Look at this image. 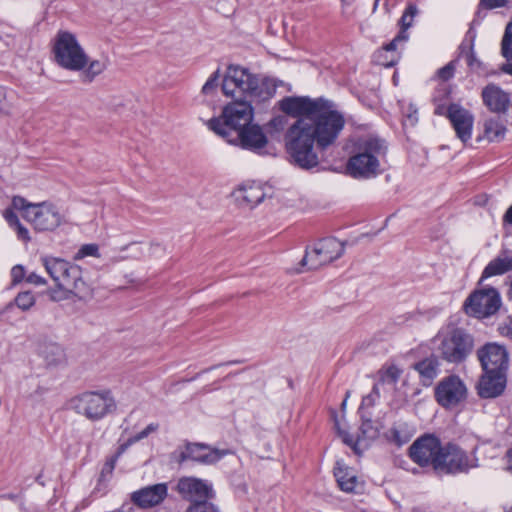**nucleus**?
<instances>
[{
	"label": "nucleus",
	"mask_w": 512,
	"mask_h": 512,
	"mask_svg": "<svg viewBox=\"0 0 512 512\" xmlns=\"http://www.w3.org/2000/svg\"><path fill=\"white\" fill-rule=\"evenodd\" d=\"M3 216L11 228L15 224H18V222H19L18 216L14 213V211L12 209H6L3 213Z\"/></svg>",
	"instance_id": "obj_48"
},
{
	"label": "nucleus",
	"mask_w": 512,
	"mask_h": 512,
	"mask_svg": "<svg viewBox=\"0 0 512 512\" xmlns=\"http://www.w3.org/2000/svg\"><path fill=\"white\" fill-rule=\"evenodd\" d=\"M484 104L492 112L504 113L510 106V95L495 84H489L482 90Z\"/></svg>",
	"instance_id": "obj_25"
},
{
	"label": "nucleus",
	"mask_w": 512,
	"mask_h": 512,
	"mask_svg": "<svg viewBox=\"0 0 512 512\" xmlns=\"http://www.w3.org/2000/svg\"><path fill=\"white\" fill-rule=\"evenodd\" d=\"M447 118L449 119L457 138L463 143H467L472 137L474 116L467 109L458 104H451L447 109Z\"/></svg>",
	"instance_id": "obj_19"
},
{
	"label": "nucleus",
	"mask_w": 512,
	"mask_h": 512,
	"mask_svg": "<svg viewBox=\"0 0 512 512\" xmlns=\"http://www.w3.org/2000/svg\"><path fill=\"white\" fill-rule=\"evenodd\" d=\"M343 442L351 447L356 451L357 445L361 442V438L358 437L357 441L354 442L353 438L348 435L347 433H342Z\"/></svg>",
	"instance_id": "obj_51"
},
{
	"label": "nucleus",
	"mask_w": 512,
	"mask_h": 512,
	"mask_svg": "<svg viewBox=\"0 0 512 512\" xmlns=\"http://www.w3.org/2000/svg\"><path fill=\"white\" fill-rule=\"evenodd\" d=\"M186 512H220L219 509L212 503L207 501L196 502L190 505Z\"/></svg>",
	"instance_id": "obj_38"
},
{
	"label": "nucleus",
	"mask_w": 512,
	"mask_h": 512,
	"mask_svg": "<svg viewBox=\"0 0 512 512\" xmlns=\"http://www.w3.org/2000/svg\"><path fill=\"white\" fill-rule=\"evenodd\" d=\"M157 429H158V425L154 424V423H151L145 429H143L142 431H140L139 433H137L133 437L129 438L125 443H122L119 446L118 451H117L115 457L112 458L110 461H108L105 464L104 470L108 471V472H112V470L115 467L116 459L122 453H124L132 444H134V443H136V442L146 438L149 434H151L152 432H155Z\"/></svg>",
	"instance_id": "obj_31"
},
{
	"label": "nucleus",
	"mask_w": 512,
	"mask_h": 512,
	"mask_svg": "<svg viewBox=\"0 0 512 512\" xmlns=\"http://www.w3.org/2000/svg\"><path fill=\"white\" fill-rule=\"evenodd\" d=\"M12 105L8 100L7 92L4 87L0 86V112L10 114Z\"/></svg>",
	"instance_id": "obj_42"
},
{
	"label": "nucleus",
	"mask_w": 512,
	"mask_h": 512,
	"mask_svg": "<svg viewBox=\"0 0 512 512\" xmlns=\"http://www.w3.org/2000/svg\"><path fill=\"white\" fill-rule=\"evenodd\" d=\"M474 464L469 457L459 447L448 444L441 446L435 470L440 473H459L466 472Z\"/></svg>",
	"instance_id": "obj_15"
},
{
	"label": "nucleus",
	"mask_w": 512,
	"mask_h": 512,
	"mask_svg": "<svg viewBox=\"0 0 512 512\" xmlns=\"http://www.w3.org/2000/svg\"><path fill=\"white\" fill-rule=\"evenodd\" d=\"M505 373H484L477 386L478 394L482 398H495L505 389Z\"/></svg>",
	"instance_id": "obj_26"
},
{
	"label": "nucleus",
	"mask_w": 512,
	"mask_h": 512,
	"mask_svg": "<svg viewBox=\"0 0 512 512\" xmlns=\"http://www.w3.org/2000/svg\"><path fill=\"white\" fill-rule=\"evenodd\" d=\"M437 351L440 357L452 364L467 359L474 347L473 337L460 328H451L438 334Z\"/></svg>",
	"instance_id": "obj_8"
},
{
	"label": "nucleus",
	"mask_w": 512,
	"mask_h": 512,
	"mask_svg": "<svg viewBox=\"0 0 512 512\" xmlns=\"http://www.w3.org/2000/svg\"><path fill=\"white\" fill-rule=\"evenodd\" d=\"M229 450L210 448L203 444H188L181 454L182 460L191 459L197 462L212 464L227 455Z\"/></svg>",
	"instance_id": "obj_23"
},
{
	"label": "nucleus",
	"mask_w": 512,
	"mask_h": 512,
	"mask_svg": "<svg viewBox=\"0 0 512 512\" xmlns=\"http://www.w3.org/2000/svg\"><path fill=\"white\" fill-rule=\"evenodd\" d=\"M108 65L109 60L107 57H101L99 59L93 60L88 59L87 65L82 70L85 80L89 82L93 81L97 76L102 74L107 69Z\"/></svg>",
	"instance_id": "obj_32"
},
{
	"label": "nucleus",
	"mask_w": 512,
	"mask_h": 512,
	"mask_svg": "<svg viewBox=\"0 0 512 512\" xmlns=\"http://www.w3.org/2000/svg\"><path fill=\"white\" fill-rule=\"evenodd\" d=\"M252 103L250 101L235 100L224 107L221 118L209 120L208 127L226 140L229 139L240 129L252 124Z\"/></svg>",
	"instance_id": "obj_5"
},
{
	"label": "nucleus",
	"mask_w": 512,
	"mask_h": 512,
	"mask_svg": "<svg viewBox=\"0 0 512 512\" xmlns=\"http://www.w3.org/2000/svg\"><path fill=\"white\" fill-rule=\"evenodd\" d=\"M26 282L35 286H44L47 284V280L35 272L27 275Z\"/></svg>",
	"instance_id": "obj_46"
},
{
	"label": "nucleus",
	"mask_w": 512,
	"mask_h": 512,
	"mask_svg": "<svg viewBox=\"0 0 512 512\" xmlns=\"http://www.w3.org/2000/svg\"><path fill=\"white\" fill-rule=\"evenodd\" d=\"M53 59L61 68L78 72L88 63V55L81 46L75 34L60 30L57 32L52 45Z\"/></svg>",
	"instance_id": "obj_6"
},
{
	"label": "nucleus",
	"mask_w": 512,
	"mask_h": 512,
	"mask_svg": "<svg viewBox=\"0 0 512 512\" xmlns=\"http://www.w3.org/2000/svg\"><path fill=\"white\" fill-rule=\"evenodd\" d=\"M504 222L512 224V205L509 207V209L504 214Z\"/></svg>",
	"instance_id": "obj_54"
},
{
	"label": "nucleus",
	"mask_w": 512,
	"mask_h": 512,
	"mask_svg": "<svg viewBox=\"0 0 512 512\" xmlns=\"http://www.w3.org/2000/svg\"><path fill=\"white\" fill-rule=\"evenodd\" d=\"M69 407L90 421H99L116 409V401L109 390L88 391L69 401Z\"/></svg>",
	"instance_id": "obj_7"
},
{
	"label": "nucleus",
	"mask_w": 512,
	"mask_h": 512,
	"mask_svg": "<svg viewBox=\"0 0 512 512\" xmlns=\"http://www.w3.org/2000/svg\"><path fill=\"white\" fill-rule=\"evenodd\" d=\"M508 295H509V298L512 300V278L510 280V287H509Z\"/></svg>",
	"instance_id": "obj_56"
},
{
	"label": "nucleus",
	"mask_w": 512,
	"mask_h": 512,
	"mask_svg": "<svg viewBox=\"0 0 512 512\" xmlns=\"http://www.w3.org/2000/svg\"><path fill=\"white\" fill-rule=\"evenodd\" d=\"M232 196L240 207L252 209L264 200L265 192L260 184L247 182L237 187Z\"/></svg>",
	"instance_id": "obj_22"
},
{
	"label": "nucleus",
	"mask_w": 512,
	"mask_h": 512,
	"mask_svg": "<svg viewBox=\"0 0 512 512\" xmlns=\"http://www.w3.org/2000/svg\"><path fill=\"white\" fill-rule=\"evenodd\" d=\"M379 0H375L373 10L375 11L378 6Z\"/></svg>",
	"instance_id": "obj_58"
},
{
	"label": "nucleus",
	"mask_w": 512,
	"mask_h": 512,
	"mask_svg": "<svg viewBox=\"0 0 512 512\" xmlns=\"http://www.w3.org/2000/svg\"><path fill=\"white\" fill-rule=\"evenodd\" d=\"M455 66L453 62L448 63L446 66L438 70L437 75L440 79L446 81L453 77Z\"/></svg>",
	"instance_id": "obj_45"
},
{
	"label": "nucleus",
	"mask_w": 512,
	"mask_h": 512,
	"mask_svg": "<svg viewBox=\"0 0 512 512\" xmlns=\"http://www.w3.org/2000/svg\"><path fill=\"white\" fill-rule=\"evenodd\" d=\"M501 306V297L494 288L473 292L465 301L464 308L468 315L486 318L495 314Z\"/></svg>",
	"instance_id": "obj_13"
},
{
	"label": "nucleus",
	"mask_w": 512,
	"mask_h": 512,
	"mask_svg": "<svg viewBox=\"0 0 512 512\" xmlns=\"http://www.w3.org/2000/svg\"><path fill=\"white\" fill-rule=\"evenodd\" d=\"M439 361L436 357L430 356L414 364V369L419 373L421 383L424 386L432 384L439 374Z\"/></svg>",
	"instance_id": "obj_28"
},
{
	"label": "nucleus",
	"mask_w": 512,
	"mask_h": 512,
	"mask_svg": "<svg viewBox=\"0 0 512 512\" xmlns=\"http://www.w3.org/2000/svg\"><path fill=\"white\" fill-rule=\"evenodd\" d=\"M227 141L257 154H262L268 145V137L258 124H251L240 129L235 136L230 137Z\"/></svg>",
	"instance_id": "obj_16"
},
{
	"label": "nucleus",
	"mask_w": 512,
	"mask_h": 512,
	"mask_svg": "<svg viewBox=\"0 0 512 512\" xmlns=\"http://www.w3.org/2000/svg\"><path fill=\"white\" fill-rule=\"evenodd\" d=\"M507 512H512V507Z\"/></svg>",
	"instance_id": "obj_60"
},
{
	"label": "nucleus",
	"mask_w": 512,
	"mask_h": 512,
	"mask_svg": "<svg viewBox=\"0 0 512 512\" xmlns=\"http://www.w3.org/2000/svg\"><path fill=\"white\" fill-rule=\"evenodd\" d=\"M36 303L34 294L30 291L20 292L14 299V302L9 303L6 308L9 309L12 305H16L22 311L30 310Z\"/></svg>",
	"instance_id": "obj_33"
},
{
	"label": "nucleus",
	"mask_w": 512,
	"mask_h": 512,
	"mask_svg": "<svg viewBox=\"0 0 512 512\" xmlns=\"http://www.w3.org/2000/svg\"><path fill=\"white\" fill-rule=\"evenodd\" d=\"M402 374L401 369L395 365H390L382 372L381 379L384 382L396 383Z\"/></svg>",
	"instance_id": "obj_37"
},
{
	"label": "nucleus",
	"mask_w": 512,
	"mask_h": 512,
	"mask_svg": "<svg viewBox=\"0 0 512 512\" xmlns=\"http://www.w3.org/2000/svg\"><path fill=\"white\" fill-rule=\"evenodd\" d=\"M344 118L337 111L331 110L321 101L313 114V132L317 146L325 149L331 145L344 127Z\"/></svg>",
	"instance_id": "obj_9"
},
{
	"label": "nucleus",
	"mask_w": 512,
	"mask_h": 512,
	"mask_svg": "<svg viewBox=\"0 0 512 512\" xmlns=\"http://www.w3.org/2000/svg\"><path fill=\"white\" fill-rule=\"evenodd\" d=\"M176 490L184 499L195 501V503L203 502L214 496L212 486L195 477L180 478Z\"/></svg>",
	"instance_id": "obj_20"
},
{
	"label": "nucleus",
	"mask_w": 512,
	"mask_h": 512,
	"mask_svg": "<svg viewBox=\"0 0 512 512\" xmlns=\"http://www.w3.org/2000/svg\"><path fill=\"white\" fill-rule=\"evenodd\" d=\"M35 203H29L26 201V199H24L23 197H20V196H15L13 199H12V206L14 209H17V210H21L22 211V217L25 219V214H26V211H27V208L29 206H32L34 205Z\"/></svg>",
	"instance_id": "obj_43"
},
{
	"label": "nucleus",
	"mask_w": 512,
	"mask_h": 512,
	"mask_svg": "<svg viewBox=\"0 0 512 512\" xmlns=\"http://www.w3.org/2000/svg\"><path fill=\"white\" fill-rule=\"evenodd\" d=\"M507 470L512 473V445L506 451Z\"/></svg>",
	"instance_id": "obj_53"
},
{
	"label": "nucleus",
	"mask_w": 512,
	"mask_h": 512,
	"mask_svg": "<svg viewBox=\"0 0 512 512\" xmlns=\"http://www.w3.org/2000/svg\"><path fill=\"white\" fill-rule=\"evenodd\" d=\"M361 436H359L362 440L365 439H373L377 436V430L373 427L372 422L370 420L364 421L361 425Z\"/></svg>",
	"instance_id": "obj_40"
},
{
	"label": "nucleus",
	"mask_w": 512,
	"mask_h": 512,
	"mask_svg": "<svg viewBox=\"0 0 512 512\" xmlns=\"http://www.w3.org/2000/svg\"><path fill=\"white\" fill-rule=\"evenodd\" d=\"M441 443L438 438L427 435L416 440L409 449L411 459L419 466L432 465L435 469Z\"/></svg>",
	"instance_id": "obj_18"
},
{
	"label": "nucleus",
	"mask_w": 512,
	"mask_h": 512,
	"mask_svg": "<svg viewBox=\"0 0 512 512\" xmlns=\"http://www.w3.org/2000/svg\"><path fill=\"white\" fill-rule=\"evenodd\" d=\"M334 476L340 487L344 492H355L358 488L362 487L356 471L346 466L342 461H337L334 468Z\"/></svg>",
	"instance_id": "obj_27"
},
{
	"label": "nucleus",
	"mask_w": 512,
	"mask_h": 512,
	"mask_svg": "<svg viewBox=\"0 0 512 512\" xmlns=\"http://www.w3.org/2000/svg\"><path fill=\"white\" fill-rule=\"evenodd\" d=\"M165 483L144 487L132 494V501L141 508H149L160 504L167 496Z\"/></svg>",
	"instance_id": "obj_24"
},
{
	"label": "nucleus",
	"mask_w": 512,
	"mask_h": 512,
	"mask_svg": "<svg viewBox=\"0 0 512 512\" xmlns=\"http://www.w3.org/2000/svg\"><path fill=\"white\" fill-rule=\"evenodd\" d=\"M342 2H345L346 0H341Z\"/></svg>",
	"instance_id": "obj_61"
},
{
	"label": "nucleus",
	"mask_w": 512,
	"mask_h": 512,
	"mask_svg": "<svg viewBox=\"0 0 512 512\" xmlns=\"http://www.w3.org/2000/svg\"><path fill=\"white\" fill-rule=\"evenodd\" d=\"M384 143L373 137L362 139L358 143L357 153L350 157L348 173L354 178H371L380 172L379 157L385 154Z\"/></svg>",
	"instance_id": "obj_4"
},
{
	"label": "nucleus",
	"mask_w": 512,
	"mask_h": 512,
	"mask_svg": "<svg viewBox=\"0 0 512 512\" xmlns=\"http://www.w3.org/2000/svg\"><path fill=\"white\" fill-rule=\"evenodd\" d=\"M379 397H380L379 388L377 385H374L371 393H369L368 395L363 397L360 408L362 409L364 407L373 406L375 404V402L379 399Z\"/></svg>",
	"instance_id": "obj_41"
},
{
	"label": "nucleus",
	"mask_w": 512,
	"mask_h": 512,
	"mask_svg": "<svg viewBox=\"0 0 512 512\" xmlns=\"http://www.w3.org/2000/svg\"><path fill=\"white\" fill-rule=\"evenodd\" d=\"M501 70L504 73L512 76V58L511 59H506V63H504L502 65Z\"/></svg>",
	"instance_id": "obj_52"
},
{
	"label": "nucleus",
	"mask_w": 512,
	"mask_h": 512,
	"mask_svg": "<svg viewBox=\"0 0 512 512\" xmlns=\"http://www.w3.org/2000/svg\"><path fill=\"white\" fill-rule=\"evenodd\" d=\"M25 274L26 272L22 265H15L11 269L12 284L16 285L20 283L25 278Z\"/></svg>",
	"instance_id": "obj_44"
},
{
	"label": "nucleus",
	"mask_w": 512,
	"mask_h": 512,
	"mask_svg": "<svg viewBox=\"0 0 512 512\" xmlns=\"http://www.w3.org/2000/svg\"><path fill=\"white\" fill-rule=\"evenodd\" d=\"M321 100H311L307 97H286L279 102L280 109L292 116L311 117L317 111Z\"/></svg>",
	"instance_id": "obj_21"
},
{
	"label": "nucleus",
	"mask_w": 512,
	"mask_h": 512,
	"mask_svg": "<svg viewBox=\"0 0 512 512\" xmlns=\"http://www.w3.org/2000/svg\"><path fill=\"white\" fill-rule=\"evenodd\" d=\"M343 252V242L333 237L325 238L317 242L312 249L306 251L301 265L308 266V269H318L341 257Z\"/></svg>",
	"instance_id": "obj_12"
},
{
	"label": "nucleus",
	"mask_w": 512,
	"mask_h": 512,
	"mask_svg": "<svg viewBox=\"0 0 512 512\" xmlns=\"http://www.w3.org/2000/svg\"><path fill=\"white\" fill-rule=\"evenodd\" d=\"M99 257V247L97 244L90 243L82 245L76 254L74 255V260H81L85 257Z\"/></svg>",
	"instance_id": "obj_36"
},
{
	"label": "nucleus",
	"mask_w": 512,
	"mask_h": 512,
	"mask_svg": "<svg viewBox=\"0 0 512 512\" xmlns=\"http://www.w3.org/2000/svg\"><path fill=\"white\" fill-rule=\"evenodd\" d=\"M416 13L417 8L414 5H409L406 8L399 21L401 26L400 32L378 52V59L383 66L390 67L398 62L400 58V54L397 52L398 47L408 40L407 29L412 26Z\"/></svg>",
	"instance_id": "obj_14"
},
{
	"label": "nucleus",
	"mask_w": 512,
	"mask_h": 512,
	"mask_svg": "<svg viewBox=\"0 0 512 512\" xmlns=\"http://www.w3.org/2000/svg\"><path fill=\"white\" fill-rule=\"evenodd\" d=\"M12 228L16 231L17 236H18L19 239H21L23 241H29L30 240L28 229L26 227H24L20 223V221L18 222V224H15Z\"/></svg>",
	"instance_id": "obj_47"
},
{
	"label": "nucleus",
	"mask_w": 512,
	"mask_h": 512,
	"mask_svg": "<svg viewBox=\"0 0 512 512\" xmlns=\"http://www.w3.org/2000/svg\"><path fill=\"white\" fill-rule=\"evenodd\" d=\"M40 261L56 286L55 289L50 290L52 300L60 301L69 299L71 296L82 297L89 293V287L83 279L80 266L52 256H43Z\"/></svg>",
	"instance_id": "obj_2"
},
{
	"label": "nucleus",
	"mask_w": 512,
	"mask_h": 512,
	"mask_svg": "<svg viewBox=\"0 0 512 512\" xmlns=\"http://www.w3.org/2000/svg\"><path fill=\"white\" fill-rule=\"evenodd\" d=\"M501 53L506 59L512 58V21L506 25L501 43Z\"/></svg>",
	"instance_id": "obj_34"
},
{
	"label": "nucleus",
	"mask_w": 512,
	"mask_h": 512,
	"mask_svg": "<svg viewBox=\"0 0 512 512\" xmlns=\"http://www.w3.org/2000/svg\"><path fill=\"white\" fill-rule=\"evenodd\" d=\"M483 137L490 142H500L506 134V126L499 117L487 118L483 123Z\"/></svg>",
	"instance_id": "obj_30"
},
{
	"label": "nucleus",
	"mask_w": 512,
	"mask_h": 512,
	"mask_svg": "<svg viewBox=\"0 0 512 512\" xmlns=\"http://www.w3.org/2000/svg\"><path fill=\"white\" fill-rule=\"evenodd\" d=\"M277 123L281 124L282 123V120L281 119H278V118H275L271 121V124L273 125H276Z\"/></svg>",
	"instance_id": "obj_57"
},
{
	"label": "nucleus",
	"mask_w": 512,
	"mask_h": 512,
	"mask_svg": "<svg viewBox=\"0 0 512 512\" xmlns=\"http://www.w3.org/2000/svg\"><path fill=\"white\" fill-rule=\"evenodd\" d=\"M509 271H512V256L502 253L488 263L482 273V279L502 275Z\"/></svg>",
	"instance_id": "obj_29"
},
{
	"label": "nucleus",
	"mask_w": 512,
	"mask_h": 512,
	"mask_svg": "<svg viewBox=\"0 0 512 512\" xmlns=\"http://www.w3.org/2000/svg\"><path fill=\"white\" fill-rule=\"evenodd\" d=\"M219 71H215L202 87V92L206 95L212 94L219 84Z\"/></svg>",
	"instance_id": "obj_39"
},
{
	"label": "nucleus",
	"mask_w": 512,
	"mask_h": 512,
	"mask_svg": "<svg viewBox=\"0 0 512 512\" xmlns=\"http://www.w3.org/2000/svg\"><path fill=\"white\" fill-rule=\"evenodd\" d=\"M349 396H350V392H347V393H346V397H345V399L343 400V402H342V404H341V407H342V409H343V410H344V409H345V407H346L347 399H348V397H349Z\"/></svg>",
	"instance_id": "obj_55"
},
{
	"label": "nucleus",
	"mask_w": 512,
	"mask_h": 512,
	"mask_svg": "<svg viewBox=\"0 0 512 512\" xmlns=\"http://www.w3.org/2000/svg\"><path fill=\"white\" fill-rule=\"evenodd\" d=\"M466 62L468 64V66H470L471 68H476V67H479V65H480L472 47H470L469 51L466 53Z\"/></svg>",
	"instance_id": "obj_49"
},
{
	"label": "nucleus",
	"mask_w": 512,
	"mask_h": 512,
	"mask_svg": "<svg viewBox=\"0 0 512 512\" xmlns=\"http://www.w3.org/2000/svg\"><path fill=\"white\" fill-rule=\"evenodd\" d=\"M506 3L507 0H481V4L489 9L503 7Z\"/></svg>",
	"instance_id": "obj_50"
},
{
	"label": "nucleus",
	"mask_w": 512,
	"mask_h": 512,
	"mask_svg": "<svg viewBox=\"0 0 512 512\" xmlns=\"http://www.w3.org/2000/svg\"><path fill=\"white\" fill-rule=\"evenodd\" d=\"M25 220L37 231H53L64 222V215L55 204L44 201L29 206Z\"/></svg>",
	"instance_id": "obj_11"
},
{
	"label": "nucleus",
	"mask_w": 512,
	"mask_h": 512,
	"mask_svg": "<svg viewBox=\"0 0 512 512\" xmlns=\"http://www.w3.org/2000/svg\"><path fill=\"white\" fill-rule=\"evenodd\" d=\"M221 89L226 97L260 104L274 96L276 83L271 78L252 74L244 67L230 65L223 76Z\"/></svg>",
	"instance_id": "obj_1"
},
{
	"label": "nucleus",
	"mask_w": 512,
	"mask_h": 512,
	"mask_svg": "<svg viewBox=\"0 0 512 512\" xmlns=\"http://www.w3.org/2000/svg\"><path fill=\"white\" fill-rule=\"evenodd\" d=\"M468 388L458 375H448L442 378L434 389L436 402L445 409H454L465 402Z\"/></svg>",
	"instance_id": "obj_10"
},
{
	"label": "nucleus",
	"mask_w": 512,
	"mask_h": 512,
	"mask_svg": "<svg viewBox=\"0 0 512 512\" xmlns=\"http://www.w3.org/2000/svg\"><path fill=\"white\" fill-rule=\"evenodd\" d=\"M337 431H339V432H340V434L342 435V433H343V432H341V431H340V428H337Z\"/></svg>",
	"instance_id": "obj_59"
},
{
	"label": "nucleus",
	"mask_w": 512,
	"mask_h": 512,
	"mask_svg": "<svg viewBox=\"0 0 512 512\" xmlns=\"http://www.w3.org/2000/svg\"><path fill=\"white\" fill-rule=\"evenodd\" d=\"M481 367L486 373H505L508 368V352L505 347L488 343L477 351Z\"/></svg>",
	"instance_id": "obj_17"
},
{
	"label": "nucleus",
	"mask_w": 512,
	"mask_h": 512,
	"mask_svg": "<svg viewBox=\"0 0 512 512\" xmlns=\"http://www.w3.org/2000/svg\"><path fill=\"white\" fill-rule=\"evenodd\" d=\"M390 436L391 439L399 446L407 443L411 438V434L406 431V427L404 425L394 426L390 430Z\"/></svg>",
	"instance_id": "obj_35"
},
{
	"label": "nucleus",
	"mask_w": 512,
	"mask_h": 512,
	"mask_svg": "<svg viewBox=\"0 0 512 512\" xmlns=\"http://www.w3.org/2000/svg\"><path fill=\"white\" fill-rule=\"evenodd\" d=\"M285 147L294 164L302 169H312L319 163L315 149L317 139L311 117L298 118L286 131Z\"/></svg>",
	"instance_id": "obj_3"
}]
</instances>
